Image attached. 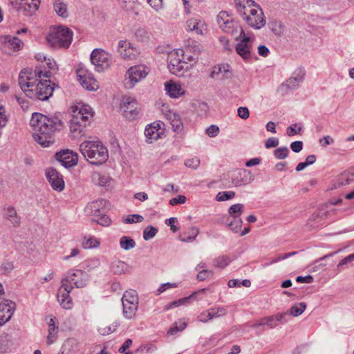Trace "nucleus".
I'll list each match as a JSON object with an SVG mask.
<instances>
[{
    "label": "nucleus",
    "mask_w": 354,
    "mask_h": 354,
    "mask_svg": "<svg viewBox=\"0 0 354 354\" xmlns=\"http://www.w3.org/2000/svg\"><path fill=\"white\" fill-rule=\"evenodd\" d=\"M30 124L34 130V140L44 147L53 144L54 133L64 127V123L59 116L49 118L40 113L32 114Z\"/></svg>",
    "instance_id": "f257e3e1"
},
{
    "label": "nucleus",
    "mask_w": 354,
    "mask_h": 354,
    "mask_svg": "<svg viewBox=\"0 0 354 354\" xmlns=\"http://www.w3.org/2000/svg\"><path fill=\"white\" fill-rule=\"evenodd\" d=\"M80 151L84 158L91 165H100L109 158L107 148L98 140H86L80 144Z\"/></svg>",
    "instance_id": "f03ea898"
},
{
    "label": "nucleus",
    "mask_w": 354,
    "mask_h": 354,
    "mask_svg": "<svg viewBox=\"0 0 354 354\" xmlns=\"http://www.w3.org/2000/svg\"><path fill=\"white\" fill-rule=\"evenodd\" d=\"M73 32L68 28L59 26L46 37L47 43L54 48H67L71 44Z\"/></svg>",
    "instance_id": "7ed1b4c3"
},
{
    "label": "nucleus",
    "mask_w": 354,
    "mask_h": 354,
    "mask_svg": "<svg viewBox=\"0 0 354 354\" xmlns=\"http://www.w3.org/2000/svg\"><path fill=\"white\" fill-rule=\"evenodd\" d=\"M42 70L40 66H37L35 69L32 68H24L21 71L19 78L18 83L25 93V95L28 97V91L32 90V88L35 86V80H38L41 78Z\"/></svg>",
    "instance_id": "20e7f679"
},
{
    "label": "nucleus",
    "mask_w": 354,
    "mask_h": 354,
    "mask_svg": "<svg viewBox=\"0 0 354 354\" xmlns=\"http://www.w3.org/2000/svg\"><path fill=\"white\" fill-rule=\"evenodd\" d=\"M39 80L37 84H35L32 90L27 91L28 97L42 101L47 100L53 95L55 88H58V85L49 80H43L41 78Z\"/></svg>",
    "instance_id": "39448f33"
},
{
    "label": "nucleus",
    "mask_w": 354,
    "mask_h": 354,
    "mask_svg": "<svg viewBox=\"0 0 354 354\" xmlns=\"http://www.w3.org/2000/svg\"><path fill=\"white\" fill-rule=\"evenodd\" d=\"M217 23L225 32L230 33L234 37L244 36V30L236 21L225 11H221L217 15Z\"/></svg>",
    "instance_id": "423d86ee"
},
{
    "label": "nucleus",
    "mask_w": 354,
    "mask_h": 354,
    "mask_svg": "<svg viewBox=\"0 0 354 354\" xmlns=\"http://www.w3.org/2000/svg\"><path fill=\"white\" fill-rule=\"evenodd\" d=\"M149 73L145 65H135L130 67L126 72L124 85L127 89L133 88L136 84L144 80Z\"/></svg>",
    "instance_id": "0eeeda50"
},
{
    "label": "nucleus",
    "mask_w": 354,
    "mask_h": 354,
    "mask_svg": "<svg viewBox=\"0 0 354 354\" xmlns=\"http://www.w3.org/2000/svg\"><path fill=\"white\" fill-rule=\"evenodd\" d=\"M167 61L168 68L173 74L177 75L178 73L188 68L183 49H176L171 51L167 55Z\"/></svg>",
    "instance_id": "6e6552de"
},
{
    "label": "nucleus",
    "mask_w": 354,
    "mask_h": 354,
    "mask_svg": "<svg viewBox=\"0 0 354 354\" xmlns=\"http://www.w3.org/2000/svg\"><path fill=\"white\" fill-rule=\"evenodd\" d=\"M91 62L97 71L101 72L108 69L111 63V55L100 48L94 49L91 54Z\"/></svg>",
    "instance_id": "1a4fd4ad"
},
{
    "label": "nucleus",
    "mask_w": 354,
    "mask_h": 354,
    "mask_svg": "<svg viewBox=\"0 0 354 354\" xmlns=\"http://www.w3.org/2000/svg\"><path fill=\"white\" fill-rule=\"evenodd\" d=\"M10 2L12 10L24 16L32 15L40 4V0H10Z\"/></svg>",
    "instance_id": "9d476101"
},
{
    "label": "nucleus",
    "mask_w": 354,
    "mask_h": 354,
    "mask_svg": "<svg viewBox=\"0 0 354 354\" xmlns=\"http://www.w3.org/2000/svg\"><path fill=\"white\" fill-rule=\"evenodd\" d=\"M62 279H67V285L73 286V282L77 288H82L86 286L90 277L86 272L82 270H69Z\"/></svg>",
    "instance_id": "9b49d317"
},
{
    "label": "nucleus",
    "mask_w": 354,
    "mask_h": 354,
    "mask_svg": "<svg viewBox=\"0 0 354 354\" xmlns=\"http://www.w3.org/2000/svg\"><path fill=\"white\" fill-rule=\"evenodd\" d=\"M120 108L123 111L124 115L129 120H134L140 111L137 100L129 96L122 97Z\"/></svg>",
    "instance_id": "f8f14e48"
},
{
    "label": "nucleus",
    "mask_w": 354,
    "mask_h": 354,
    "mask_svg": "<svg viewBox=\"0 0 354 354\" xmlns=\"http://www.w3.org/2000/svg\"><path fill=\"white\" fill-rule=\"evenodd\" d=\"M67 279L61 280V286L58 290L57 297L59 304L65 309H71L73 306L70 292L73 289V286L67 285Z\"/></svg>",
    "instance_id": "ddd939ff"
},
{
    "label": "nucleus",
    "mask_w": 354,
    "mask_h": 354,
    "mask_svg": "<svg viewBox=\"0 0 354 354\" xmlns=\"http://www.w3.org/2000/svg\"><path fill=\"white\" fill-rule=\"evenodd\" d=\"M236 40L241 39L236 46V51L244 60L249 61L251 59V48L252 47V41L250 37H247L244 33V36L235 37Z\"/></svg>",
    "instance_id": "4468645a"
},
{
    "label": "nucleus",
    "mask_w": 354,
    "mask_h": 354,
    "mask_svg": "<svg viewBox=\"0 0 354 354\" xmlns=\"http://www.w3.org/2000/svg\"><path fill=\"white\" fill-rule=\"evenodd\" d=\"M55 158L66 168L72 167L77 164L78 155L69 149H64L55 153Z\"/></svg>",
    "instance_id": "2eb2a0df"
},
{
    "label": "nucleus",
    "mask_w": 354,
    "mask_h": 354,
    "mask_svg": "<svg viewBox=\"0 0 354 354\" xmlns=\"http://www.w3.org/2000/svg\"><path fill=\"white\" fill-rule=\"evenodd\" d=\"M235 6L237 12L245 17L250 14L255 15L257 8L259 7L253 0H235Z\"/></svg>",
    "instance_id": "dca6fc26"
},
{
    "label": "nucleus",
    "mask_w": 354,
    "mask_h": 354,
    "mask_svg": "<svg viewBox=\"0 0 354 354\" xmlns=\"http://www.w3.org/2000/svg\"><path fill=\"white\" fill-rule=\"evenodd\" d=\"M16 304L9 299L0 303V326L4 325L12 317Z\"/></svg>",
    "instance_id": "f3484780"
},
{
    "label": "nucleus",
    "mask_w": 354,
    "mask_h": 354,
    "mask_svg": "<svg viewBox=\"0 0 354 354\" xmlns=\"http://www.w3.org/2000/svg\"><path fill=\"white\" fill-rule=\"evenodd\" d=\"M46 176L53 189L61 192L64 188L62 176L53 168L46 169Z\"/></svg>",
    "instance_id": "a211bd4d"
},
{
    "label": "nucleus",
    "mask_w": 354,
    "mask_h": 354,
    "mask_svg": "<svg viewBox=\"0 0 354 354\" xmlns=\"http://www.w3.org/2000/svg\"><path fill=\"white\" fill-rule=\"evenodd\" d=\"M304 76L305 71L303 68H297L286 83L281 84V88H286L291 90L297 88L299 84L304 81Z\"/></svg>",
    "instance_id": "6ab92c4d"
},
{
    "label": "nucleus",
    "mask_w": 354,
    "mask_h": 354,
    "mask_svg": "<svg viewBox=\"0 0 354 354\" xmlns=\"http://www.w3.org/2000/svg\"><path fill=\"white\" fill-rule=\"evenodd\" d=\"M162 133L163 130L160 128V124L157 122L148 124L145 130L146 141L148 143H152L157 140Z\"/></svg>",
    "instance_id": "aec40b11"
},
{
    "label": "nucleus",
    "mask_w": 354,
    "mask_h": 354,
    "mask_svg": "<svg viewBox=\"0 0 354 354\" xmlns=\"http://www.w3.org/2000/svg\"><path fill=\"white\" fill-rule=\"evenodd\" d=\"M77 76L78 80L84 88L88 91L98 89V83L91 74H86L84 71L80 70Z\"/></svg>",
    "instance_id": "412c9836"
},
{
    "label": "nucleus",
    "mask_w": 354,
    "mask_h": 354,
    "mask_svg": "<svg viewBox=\"0 0 354 354\" xmlns=\"http://www.w3.org/2000/svg\"><path fill=\"white\" fill-rule=\"evenodd\" d=\"M118 52L124 59H132L136 57L137 50L127 41L120 40L118 45Z\"/></svg>",
    "instance_id": "4be33fe9"
},
{
    "label": "nucleus",
    "mask_w": 354,
    "mask_h": 354,
    "mask_svg": "<svg viewBox=\"0 0 354 354\" xmlns=\"http://www.w3.org/2000/svg\"><path fill=\"white\" fill-rule=\"evenodd\" d=\"M232 76V73L230 70L229 64H218L214 66L209 75L211 78H217L221 80L230 79Z\"/></svg>",
    "instance_id": "5701e85b"
},
{
    "label": "nucleus",
    "mask_w": 354,
    "mask_h": 354,
    "mask_svg": "<svg viewBox=\"0 0 354 354\" xmlns=\"http://www.w3.org/2000/svg\"><path fill=\"white\" fill-rule=\"evenodd\" d=\"M245 20L249 26L255 29H260L266 24L263 12L259 7L257 8L255 15L252 16L250 14L245 17Z\"/></svg>",
    "instance_id": "b1692460"
},
{
    "label": "nucleus",
    "mask_w": 354,
    "mask_h": 354,
    "mask_svg": "<svg viewBox=\"0 0 354 354\" xmlns=\"http://www.w3.org/2000/svg\"><path fill=\"white\" fill-rule=\"evenodd\" d=\"M106 201L104 199L97 200L88 203L85 207L87 214L93 215L95 217L100 216L101 214L105 212V205Z\"/></svg>",
    "instance_id": "393cba45"
},
{
    "label": "nucleus",
    "mask_w": 354,
    "mask_h": 354,
    "mask_svg": "<svg viewBox=\"0 0 354 354\" xmlns=\"http://www.w3.org/2000/svg\"><path fill=\"white\" fill-rule=\"evenodd\" d=\"M3 216L8 220L13 227H19L21 217L17 214L16 209L11 205H6L3 208Z\"/></svg>",
    "instance_id": "a878e982"
},
{
    "label": "nucleus",
    "mask_w": 354,
    "mask_h": 354,
    "mask_svg": "<svg viewBox=\"0 0 354 354\" xmlns=\"http://www.w3.org/2000/svg\"><path fill=\"white\" fill-rule=\"evenodd\" d=\"M253 178L251 176L250 171L243 169L239 171L234 178L232 182L236 187H241L250 184Z\"/></svg>",
    "instance_id": "bb28decb"
},
{
    "label": "nucleus",
    "mask_w": 354,
    "mask_h": 354,
    "mask_svg": "<svg viewBox=\"0 0 354 354\" xmlns=\"http://www.w3.org/2000/svg\"><path fill=\"white\" fill-rule=\"evenodd\" d=\"M86 126L81 123L80 121H76L74 119H71L70 121V131L71 136L74 138L81 137L85 135Z\"/></svg>",
    "instance_id": "cd10ccee"
},
{
    "label": "nucleus",
    "mask_w": 354,
    "mask_h": 354,
    "mask_svg": "<svg viewBox=\"0 0 354 354\" xmlns=\"http://www.w3.org/2000/svg\"><path fill=\"white\" fill-rule=\"evenodd\" d=\"M119 5L121 8L129 12H133L138 16L139 12L138 8L139 6L138 0H118Z\"/></svg>",
    "instance_id": "c85d7f7f"
},
{
    "label": "nucleus",
    "mask_w": 354,
    "mask_h": 354,
    "mask_svg": "<svg viewBox=\"0 0 354 354\" xmlns=\"http://www.w3.org/2000/svg\"><path fill=\"white\" fill-rule=\"evenodd\" d=\"M165 86L167 93L171 97H178L184 93L180 85L173 82H166Z\"/></svg>",
    "instance_id": "c756f323"
},
{
    "label": "nucleus",
    "mask_w": 354,
    "mask_h": 354,
    "mask_svg": "<svg viewBox=\"0 0 354 354\" xmlns=\"http://www.w3.org/2000/svg\"><path fill=\"white\" fill-rule=\"evenodd\" d=\"M204 23L196 19H191L187 21V30L194 31L197 35H203Z\"/></svg>",
    "instance_id": "7c9ffc66"
},
{
    "label": "nucleus",
    "mask_w": 354,
    "mask_h": 354,
    "mask_svg": "<svg viewBox=\"0 0 354 354\" xmlns=\"http://www.w3.org/2000/svg\"><path fill=\"white\" fill-rule=\"evenodd\" d=\"M129 266L124 261L117 260L112 263L111 270L116 274H121L129 272Z\"/></svg>",
    "instance_id": "2f4dec72"
},
{
    "label": "nucleus",
    "mask_w": 354,
    "mask_h": 354,
    "mask_svg": "<svg viewBox=\"0 0 354 354\" xmlns=\"http://www.w3.org/2000/svg\"><path fill=\"white\" fill-rule=\"evenodd\" d=\"M167 116L170 121L173 130L176 132L180 131L183 129V122L180 115L176 113L169 112Z\"/></svg>",
    "instance_id": "473e14b6"
},
{
    "label": "nucleus",
    "mask_w": 354,
    "mask_h": 354,
    "mask_svg": "<svg viewBox=\"0 0 354 354\" xmlns=\"http://www.w3.org/2000/svg\"><path fill=\"white\" fill-rule=\"evenodd\" d=\"M151 32L145 27H138L135 29L134 35L139 41L145 42L149 40Z\"/></svg>",
    "instance_id": "72a5a7b5"
},
{
    "label": "nucleus",
    "mask_w": 354,
    "mask_h": 354,
    "mask_svg": "<svg viewBox=\"0 0 354 354\" xmlns=\"http://www.w3.org/2000/svg\"><path fill=\"white\" fill-rule=\"evenodd\" d=\"M62 348L64 354H75L77 350V343L75 339H68L63 344Z\"/></svg>",
    "instance_id": "f704fd0d"
},
{
    "label": "nucleus",
    "mask_w": 354,
    "mask_h": 354,
    "mask_svg": "<svg viewBox=\"0 0 354 354\" xmlns=\"http://www.w3.org/2000/svg\"><path fill=\"white\" fill-rule=\"evenodd\" d=\"M58 325L55 324H48V335L47 336L46 343L51 345L56 342L57 339Z\"/></svg>",
    "instance_id": "c9c22d12"
},
{
    "label": "nucleus",
    "mask_w": 354,
    "mask_h": 354,
    "mask_svg": "<svg viewBox=\"0 0 354 354\" xmlns=\"http://www.w3.org/2000/svg\"><path fill=\"white\" fill-rule=\"evenodd\" d=\"M120 246L124 250H130L135 248L136 242L130 236H123L120 239Z\"/></svg>",
    "instance_id": "e433bc0d"
},
{
    "label": "nucleus",
    "mask_w": 354,
    "mask_h": 354,
    "mask_svg": "<svg viewBox=\"0 0 354 354\" xmlns=\"http://www.w3.org/2000/svg\"><path fill=\"white\" fill-rule=\"evenodd\" d=\"M54 10L59 16L64 18L67 17L68 13L66 5L62 1L57 0L54 3Z\"/></svg>",
    "instance_id": "4c0bfd02"
},
{
    "label": "nucleus",
    "mask_w": 354,
    "mask_h": 354,
    "mask_svg": "<svg viewBox=\"0 0 354 354\" xmlns=\"http://www.w3.org/2000/svg\"><path fill=\"white\" fill-rule=\"evenodd\" d=\"M120 326V322L118 321L114 322L111 326H100L98 328V332L102 335H107L116 330L117 328Z\"/></svg>",
    "instance_id": "58836bf2"
},
{
    "label": "nucleus",
    "mask_w": 354,
    "mask_h": 354,
    "mask_svg": "<svg viewBox=\"0 0 354 354\" xmlns=\"http://www.w3.org/2000/svg\"><path fill=\"white\" fill-rule=\"evenodd\" d=\"M231 261L232 259H230V257L223 255L214 260V266L219 268H224L227 266Z\"/></svg>",
    "instance_id": "ea45409f"
},
{
    "label": "nucleus",
    "mask_w": 354,
    "mask_h": 354,
    "mask_svg": "<svg viewBox=\"0 0 354 354\" xmlns=\"http://www.w3.org/2000/svg\"><path fill=\"white\" fill-rule=\"evenodd\" d=\"M306 308V304L304 302H300L290 308L289 314L297 317L301 315Z\"/></svg>",
    "instance_id": "a19ab883"
},
{
    "label": "nucleus",
    "mask_w": 354,
    "mask_h": 354,
    "mask_svg": "<svg viewBox=\"0 0 354 354\" xmlns=\"http://www.w3.org/2000/svg\"><path fill=\"white\" fill-rule=\"evenodd\" d=\"M92 181L95 185L105 186L108 183L109 178L101 175L98 172H95L92 175Z\"/></svg>",
    "instance_id": "79ce46f5"
},
{
    "label": "nucleus",
    "mask_w": 354,
    "mask_h": 354,
    "mask_svg": "<svg viewBox=\"0 0 354 354\" xmlns=\"http://www.w3.org/2000/svg\"><path fill=\"white\" fill-rule=\"evenodd\" d=\"M242 220L239 216H234L233 220L229 223V227L230 230L235 233H237L240 231L241 225H242Z\"/></svg>",
    "instance_id": "37998d69"
},
{
    "label": "nucleus",
    "mask_w": 354,
    "mask_h": 354,
    "mask_svg": "<svg viewBox=\"0 0 354 354\" xmlns=\"http://www.w3.org/2000/svg\"><path fill=\"white\" fill-rule=\"evenodd\" d=\"M244 205L241 203L232 205L228 209L229 214L234 218V216H239L242 214Z\"/></svg>",
    "instance_id": "c03bdc74"
},
{
    "label": "nucleus",
    "mask_w": 354,
    "mask_h": 354,
    "mask_svg": "<svg viewBox=\"0 0 354 354\" xmlns=\"http://www.w3.org/2000/svg\"><path fill=\"white\" fill-rule=\"evenodd\" d=\"M289 149L287 147H282L276 149L274 151V156L277 159L283 160L288 157Z\"/></svg>",
    "instance_id": "a18cd8bd"
},
{
    "label": "nucleus",
    "mask_w": 354,
    "mask_h": 354,
    "mask_svg": "<svg viewBox=\"0 0 354 354\" xmlns=\"http://www.w3.org/2000/svg\"><path fill=\"white\" fill-rule=\"evenodd\" d=\"M8 46L12 49L13 51H17L21 49L23 45L21 40L17 37H12L9 39L7 41Z\"/></svg>",
    "instance_id": "49530a36"
},
{
    "label": "nucleus",
    "mask_w": 354,
    "mask_h": 354,
    "mask_svg": "<svg viewBox=\"0 0 354 354\" xmlns=\"http://www.w3.org/2000/svg\"><path fill=\"white\" fill-rule=\"evenodd\" d=\"M158 232V230L152 225L148 226L143 232V239L148 241L153 238Z\"/></svg>",
    "instance_id": "de8ad7c7"
},
{
    "label": "nucleus",
    "mask_w": 354,
    "mask_h": 354,
    "mask_svg": "<svg viewBox=\"0 0 354 354\" xmlns=\"http://www.w3.org/2000/svg\"><path fill=\"white\" fill-rule=\"evenodd\" d=\"M235 196V192L232 191L228 192H220L216 196V200L217 201H225L230 200L234 198Z\"/></svg>",
    "instance_id": "09e8293b"
},
{
    "label": "nucleus",
    "mask_w": 354,
    "mask_h": 354,
    "mask_svg": "<svg viewBox=\"0 0 354 354\" xmlns=\"http://www.w3.org/2000/svg\"><path fill=\"white\" fill-rule=\"evenodd\" d=\"M137 310L138 307H134L133 306L131 307L124 306L123 315L125 318L132 319L135 318Z\"/></svg>",
    "instance_id": "8fccbe9b"
},
{
    "label": "nucleus",
    "mask_w": 354,
    "mask_h": 354,
    "mask_svg": "<svg viewBox=\"0 0 354 354\" xmlns=\"http://www.w3.org/2000/svg\"><path fill=\"white\" fill-rule=\"evenodd\" d=\"M133 301L138 303V298L135 290L126 291L122 298V301Z\"/></svg>",
    "instance_id": "3c124183"
},
{
    "label": "nucleus",
    "mask_w": 354,
    "mask_h": 354,
    "mask_svg": "<svg viewBox=\"0 0 354 354\" xmlns=\"http://www.w3.org/2000/svg\"><path fill=\"white\" fill-rule=\"evenodd\" d=\"M192 297V295H191L189 297H184V298H182V299H180L176 300V301H174L171 302L170 304H169L168 305H167L165 306V308L167 310H169V309L173 308L174 307H178V306H180L181 305H184L185 304L188 302V301L191 299Z\"/></svg>",
    "instance_id": "603ef678"
},
{
    "label": "nucleus",
    "mask_w": 354,
    "mask_h": 354,
    "mask_svg": "<svg viewBox=\"0 0 354 354\" xmlns=\"http://www.w3.org/2000/svg\"><path fill=\"white\" fill-rule=\"evenodd\" d=\"M73 113H74L72 118L76 121L81 122V123L86 127L89 119L92 117V115H84V113H76V111H73Z\"/></svg>",
    "instance_id": "864d4df0"
},
{
    "label": "nucleus",
    "mask_w": 354,
    "mask_h": 354,
    "mask_svg": "<svg viewBox=\"0 0 354 354\" xmlns=\"http://www.w3.org/2000/svg\"><path fill=\"white\" fill-rule=\"evenodd\" d=\"M354 261V253L349 254L348 256L344 258L339 261L337 266V270L338 272H342L344 270V266Z\"/></svg>",
    "instance_id": "5fc2aeb1"
},
{
    "label": "nucleus",
    "mask_w": 354,
    "mask_h": 354,
    "mask_svg": "<svg viewBox=\"0 0 354 354\" xmlns=\"http://www.w3.org/2000/svg\"><path fill=\"white\" fill-rule=\"evenodd\" d=\"M212 319L224 316L227 314V310L223 307H215L210 309Z\"/></svg>",
    "instance_id": "6e6d98bb"
},
{
    "label": "nucleus",
    "mask_w": 354,
    "mask_h": 354,
    "mask_svg": "<svg viewBox=\"0 0 354 354\" xmlns=\"http://www.w3.org/2000/svg\"><path fill=\"white\" fill-rule=\"evenodd\" d=\"M201 163V160L198 158L194 157L185 160V165L189 168L196 169Z\"/></svg>",
    "instance_id": "4d7b16f0"
},
{
    "label": "nucleus",
    "mask_w": 354,
    "mask_h": 354,
    "mask_svg": "<svg viewBox=\"0 0 354 354\" xmlns=\"http://www.w3.org/2000/svg\"><path fill=\"white\" fill-rule=\"evenodd\" d=\"M97 217V219L93 220L102 226H109L111 223V218L105 214V212H103V214H101V215Z\"/></svg>",
    "instance_id": "13d9d810"
},
{
    "label": "nucleus",
    "mask_w": 354,
    "mask_h": 354,
    "mask_svg": "<svg viewBox=\"0 0 354 354\" xmlns=\"http://www.w3.org/2000/svg\"><path fill=\"white\" fill-rule=\"evenodd\" d=\"M298 252H291L286 254H279L277 255V257L274 258L271 261L270 263H277L281 260H284L288 259V257H292L297 254Z\"/></svg>",
    "instance_id": "bf43d9fd"
},
{
    "label": "nucleus",
    "mask_w": 354,
    "mask_h": 354,
    "mask_svg": "<svg viewBox=\"0 0 354 354\" xmlns=\"http://www.w3.org/2000/svg\"><path fill=\"white\" fill-rule=\"evenodd\" d=\"M213 274V272L209 270L203 269L201 271L198 272V274H197V279L199 281H204L206 279L209 278Z\"/></svg>",
    "instance_id": "052dcab7"
},
{
    "label": "nucleus",
    "mask_w": 354,
    "mask_h": 354,
    "mask_svg": "<svg viewBox=\"0 0 354 354\" xmlns=\"http://www.w3.org/2000/svg\"><path fill=\"white\" fill-rule=\"evenodd\" d=\"M191 231H192V232H191L190 236H188L187 237H183L182 236H180V241L185 242V241H192L194 239H195V238L196 237V236L198 234V229L197 227H194L191 229Z\"/></svg>",
    "instance_id": "680f3d73"
},
{
    "label": "nucleus",
    "mask_w": 354,
    "mask_h": 354,
    "mask_svg": "<svg viewBox=\"0 0 354 354\" xmlns=\"http://www.w3.org/2000/svg\"><path fill=\"white\" fill-rule=\"evenodd\" d=\"M187 326V323L183 322H180L179 326H177V324L174 326V327H171L169 330H168V334L169 335H174L176 332H179V331H182Z\"/></svg>",
    "instance_id": "e2e57ef3"
},
{
    "label": "nucleus",
    "mask_w": 354,
    "mask_h": 354,
    "mask_svg": "<svg viewBox=\"0 0 354 354\" xmlns=\"http://www.w3.org/2000/svg\"><path fill=\"white\" fill-rule=\"evenodd\" d=\"M143 217L139 214H132L125 219V223H139L143 221Z\"/></svg>",
    "instance_id": "0e129e2a"
},
{
    "label": "nucleus",
    "mask_w": 354,
    "mask_h": 354,
    "mask_svg": "<svg viewBox=\"0 0 354 354\" xmlns=\"http://www.w3.org/2000/svg\"><path fill=\"white\" fill-rule=\"evenodd\" d=\"M198 321L201 322L206 323L212 319L210 309L207 311L201 313L198 317Z\"/></svg>",
    "instance_id": "69168bd1"
},
{
    "label": "nucleus",
    "mask_w": 354,
    "mask_h": 354,
    "mask_svg": "<svg viewBox=\"0 0 354 354\" xmlns=\"http://www.w3.org/2000/svg\"><path fill=\"white\" fill-rule=\"evenodd\" d=\"M219 133V128L216 125H211L206 129V133L211 138L216 137Z\"/></svg>",
    "instance_id": "338daca9"
},
{
    "label": "nucleus",
    "mask_w": 354,
    "mask_h": 354,
    "mask_svg": "<svg viewBox=\"0 0 354 354\" xmlns=\"http://www.w3.org/2000/svg\"><path fill=\"white\" fill-rule=\"evenodd\" d=\"M238 115L243 120L250 117V111L247 107L240 106L237 110Z\"/></svg>",
    "instance_id": "774afa93"
}]
</instances>
